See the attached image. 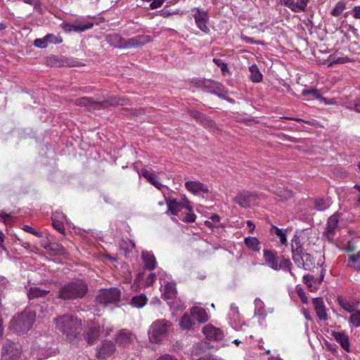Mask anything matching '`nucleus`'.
I'll use <instances>...</instances> for the list:
<instances>
[{
    "mask_svg": "<svg viewBox=\"0 0 360 360\" xmlns=\"http://www.w3.org/2000/svg\"><path fill=\"white\" fill-rule=\"evenodd\" d=\"M245 245L250 250L259 252L260 250V243L256 237H246L244 238Z\"/></svg>",
    "mask_w": 360,
    "mask_h": 360,
    "instance_id": "32",
    "label": "nucleus"
},
{
    "mask_svg": "<svg viewBox=\"0 0 360 360\" xmlns=\"http://www.w3.org/2000/svg\"><path fill=\"white\" fill-rule=\"evenodd\" d=\"M193 18L197 27L203 32L207 34L210 32L207 23L209 20V16L206 11L200 8H196L195 12L193 13Z\"/></svg>",
    "mask_w": 360,
    "mask_h": 360,
    "instance_id": "13",
    "label": "nucleus"
},
{
    "mask_svg": "<svg viewBox=\"0 0 360 360\" xmlns=\"http://www.w3.org/2000/svg\"><path fill=\"white\" fill-rule=\"evenodd\" d=\"M293 261L298 267L303 268L305 270H310L314 266V260L312 256L304 251Z\"/></svg>",
    "mask_w": 360,
    "mask_h": 360,
    "instance_id": "16",
    "label": "nucleus"
},
{
    "mask_svg": "<svg viewBox=\"0 0 360 360\" xmlns=\"http://www.w3.org/2000/svg\"><path fill=\"white\" fill-rule=\"evenodd\" d=\"M52 224H53V228L55 229H56L58 231H59L60 233H64L65 227L62 222L55 220V219H53Z\"/></svg>",
    "mask_w": 360,
    "mask_h": 360,
    "instance_id": "55",
    "label": "nucleus"
},
{
    "mask_svg": "<svg viewBox=\"0 0 360 360\" xmlns=\"http://www.w3.org/2000/svg\"><path fill=\"white\" fill-rule=\"evenodd\" d=\"M141 174L150 184H151L159 190L162 189L163 185L158 181V176L154 173H152L147 169H142Z\"/></svg>",
    "mask_w": 360,
    "mask_h": 360,
    "instance_id": "25",
    "label": "nucleus"
},
{
    "mask_svg": "<svg viewBox=\"0 0 360 360\" xmlns=\"http://www.w3.org/2000/svg\"><path fill=\"white\" fill-rule=\"evenodd\" d=\"M331 205L329 199L317 198L314 201V207L318 211H324Z\"/></svg>",
    "mask_w": 360,
    "mask_h": 360,
    "instance_id": "36",
    "label": "nucleus"
},
{
    "mask_svg": "<svg viewBox=\"0 0 360 360\" xmlns=\"http://www.w3.org/2000/svg\"><path fill=\"white\" fill-rule=\"evenodd\" d=\"M204 89L211 94H215L219 98L226 100L227 101L233 103V99L228 96V91L224 86L218 82L207 81L204 83Z\"/></svg>",
    "mask_w": 360,
    "mask_h": 360,
    "instance_id": "8",
    "label": "nucleus"
},
{
    "mask_svg": "<svg viewBox=\"0 0 360 360\" xmlns=\"http://www.w3.org/2000/svg\"><path fill=\"white\" fill-rule=\"evenodd\" d=\"M191 316L200 323H204L209 320V315L206 310L200 307H193L191 309Z\"/></svg>",
    "mask_w": 360,
    "mask_h": 360,
    "instance_id": "21",
    "label": "nucleus"
},
{
    "mask_svg": "<svg viewBox=\"0 0 360 360\" xmlns=\"http://www.w3.org/2000/svg\"><path fill=\"white\" fill-rule=\"evenodd\" d=\"M349 61H350V60L347 57H338L337 59H335L333 60H330L328 66H332L333 64L335 63H345Z\"/></svg>",
    "mask_w": 360,
    "mask_h": 360,
    "instance_id": "56",
    "label": "nucleus"
},
{
    "mask_svg": "<svg viewBox=\"0 0 360 360\" xmlns=\"http://www.w3.org/2000/svg\"><path fill=\"white\" fill-rule=\"evenodd\" d=\"M22 229L27 232V233H32L33 234L34 236H36L37 237H41L42 236V233L41 232L39 231H37L36 229H34V228H32V226H28V225H25L22 228Z\"/></svg>",
    "mask_w": 360,
    "mask_h": 360,
    "instance_id": "53",
    "label": "nucleus"
},
{
    "mask_svg": "<svg viewBox=\"0 0 360 360\" xmlns=\"http://www.w3.org/2000/svg\"><path fill=\"white\" fill-rule=\"evenodd\" d=\"M171 326V323L165 319L153 321L148 332L150 340L156 343L161 342L167 336Z\"/></svg>",
    "mask_w": 360,
    "mask_h": 360,
    "instance_id": "5",
    "label": "nucleus"
},
{
    "mask_svg": "<svg viewBox=\"0 0 360 360\" xmlns=\"http://www.w3.org/2000/svg\"><path fill=\"white\" fill-rule=\"evenodd\" d=\"M250 79L252 82L258 83L262 81L263 75L257 65L254 64L249 68Z\"/></svg>",
    "mask_w": 360,
    "mask_h": 360,
    "instance_id": "31",
    "label": "nucleus"
},
{
    "mask_svg": "<svg viewBox=\"0 0 360 360\" xmlns=\"http://www.w3.org/2000/svg\"><path fill=\"white\" fill-rule=\"evenodd\" d=\"M57 328L66 335L70 341H74L82 330V319L72 314H64L55 319Z\"/></svg>",
    "mask_w": 360,
    "mask_h": 360,
    "instance_id": "2",
    "label": "nucleus"
},
{
    "mask_svg": "<svg viewBox=\"0 0 360 360\" xmlns=\"http://www.w3.org/2000/svg\"><path fill=\"white\" fill-rule=\"evenodd\" d=\"M100 335V326L92 321H88L84 331V338L87 344L89 345L95 344L98 341Z\"/></svg>",
    "mask_w": 360,
    "mask_h": 360,
    "instance_id": "10",
    "label": "nucleus"
},
{
    "mask_svg": "<svg viewBox=\"0 0 360 360\" xmlns=\"http://www.w3.org/2000/svg\"><path fill=\"white\" fill-rule=\"evenodd\" d=\"M47 45L50 44H58L63 42V39L60 35H55L53 34H48L46 36Z\"/></svg>",
    "mask_w": 360,
    "mask_h": 360,
    "instance_id": "43",
    "label": "nucleus"
},
{
    "mask_svg": "<svg viewBox=\"0 0 360 360\" xmlns=\"http://www.w3.org/2000/svg\"><path fill=\"white\" fill-rule=\"evenodd\" d=\"M279 3L290 9L292 12L297 13L295 1L294 0H279Z\"/></svg>",
    "mask_w": 360,
    "mask_h": 360,
    "instance_id": "49",
    "label": "nucleus"
},
{
    "mask_svg": "<svg viewBox=\"0 0 360 360\" xmlns=\"http://www.w3.org/2000/svg\"><path fill=\"white\" fill-rule=\"evenodd\" d=\"M256 198V195L253 193L243 191L235 198L234 201L240 207L247 208L255 200Z\"/></svg>",
    "mask_w": 360,
    "mask_h": 360,
    "instance_id": "18",
    "label": "nucleus"
},
{
    "mask_svg": "<svg viewBox=\"0 0 360 360\" xmlns=\"http://www.w3.org/2000/svg\"><path fill=\"white\" fill-rule=\"evenodd\" d=\"M213 62L219 67L220 68L222 73L225 75L226 72H229V68L226 63H224L221 59L219 58H214Z\"/></svg>",
    "mask_w": 360,
    "mask_h": 360,
    "instance_id": "50",
    "label": "nucleus"
},
{
    "mask_svg": "<svg viewBox=\"0 0 360 360\" xmlns=\"http://www.w3.org/2000/svg\"><path fill=\"white\" fill-rule=\"evenodd\" d=\"M60 26L66 32H75V24L74 23L63 22Z\"/></svg>",
    "mask_w": 360,
    "mask_h": 360,
    "instance_id": "54",
    "label": "nucleus"
},
{
    "mask_svg": "<svg viewBox=\"0 0 360 360\" xmlns=\"http://www.w3.org/2000/svg\"><path fill=\"white\" fill-rule=\"evenodd\" d=\"M345 8V4L342 1H339L335 4V7L330 12V14L333 16L338 17L343 12Z\"/></svg>",
    "mask_w": 360,
    "mask_h": 360,
    "instance_id": "44",
    "label": "nucleus"
},
{
    "mask_svg": "<svg viewBox=\"0 0 360 360\" xmlns=\"http://www.w3.org/2000/svg\"><path fill=\"white\" fill-rule=\"evenodd\" d=\"M202 332L207 340L212 341H220L224 337L221 328H217L210 323L205 325L202 328Z\"/></svg>",
    "mask_w": 360,
    "mask_h": 360,
    "instance_id": "12",
    "label": "nucleus"
},
{
    "mask_svg": "<svg viewBox=\"0 0 360 360\" xmlns=\"http://www.w3.org/2000/svg\"><path fill=\"white\" fill-rule=\"evenodd\" d=\"M302 94L304 96H311L313 98L316 99H319L321 101L323 102L325 104H333V101H328L327 98L322 96L318 90L311 89H304L302 92Z\"/></svg>",
    "mask_w": 360,
    "mask_h": 360,
    "instance_id": "29",
    "label": "nucleus"
},
{
    "mask_svg": "<svg viewBox=\"0 0 360 360\" xmlns=\"http://www.w3.org/2000/svg\"><path fill=\"white\" fill-rule=\"evenodd\" d=\"M146 302L147 298L144 295L135 296L131 300L132 305L138 308L143 307L146 304Z\"/></svg>",
    "mask_w": 360,
    "mask_h": 360,
    "instance_id": "40",
    "label": "nucleus"
},
{
    "mask_svg": "<svg viewBox=\"0 0 360 360\" xmlns=\"http://www.w3.org/2000/svg\"><path fill=\"white\" fill-rule=\"evenodd\" d=\"M155 278V275L154 274H150L146 278V284L148 285H151L154 282Z\"/></svg>",
    "mask_w": 360,
    "mask_h": 360,
    "instance_id": "62",
    "label": "nucleus"
},
{
    "mask_svg": "<svg viewBox=\"0 0 360 360\" xmlns=\"http://www.w3.org/2000/svg\"><path fill=\"white\" fill-rule=\"evenodd\" d=\"M167 205L168 211L172 215H176L179 212L181 211V208L184 207V205L179 202L176 199H168L167 200Z\"/></svg>",
    "mask_w": 360,
    "mask_h": 360,
    "instance_id": "30",
    "label": "nucleus"
},
{
    "mask_svg": "<svg viewBox=\"0 0 360 360\" xmlns=\"http://www.w3.org/2000/svg\"><path fill=\"white\" fill-rule=\"evenodd\" d=\"M113 329L112 327L107 326L105 328H103L102 331H101V334H102L103 336H108L112 332Z\"/></svg>",
    "mask_w": 360,
    "mask_h": 360,
    "instance_id": "60",
    "label": "nucleus"
},
{
    "mask_svg": "<svg viewBox=\"0 0 360 360\" xmlns=\"http://www.w3.org/2000/svg\"><path fill=\"white\" fill-rule=\"evenodd\" d=\"M88 290L87 283L82 279H77L60 283L56 298L64 301L81 299L85 297Z\"/></svg>",
    "mask_w": 360,
    "mask_h": 360,
    "instance_id": "1",
    "label": "nucleus"
},
{
    "mask_svg": "<svg viewBox=\"0 0 360 360\" xmlns=\"http://www.w3.org/2000/svg\"><path fill=\"white\" fill-rule=\"evenodd\" d=\"M189 115L195 119L198 122H200L204 114L197 111V110H188Z\"/></svg>",
    "mask_w": 360,
    "mask_h": 360,
    "instance_id": "57",
    "label": "nucleus"
},
{
    "mask_svg": "<svg viewBox=\"0 0 360 360\" xmlns=\"http://www.w3.org/2000/svg\"><path fill=\"white\" fill-rule=\"evenodd\" d=\"M50 292L49 290H41L37 287H32L27 291V297L29 300H34L44 297Z\"/></svg>",
    "mask_w": 360,
    "mask_h": 360,
    "instance_id": "26",
    "label": "nucleus"
},
{
    "mask_svg": "<svg viewBox=\"0 0 360 360\" xmlns=\"http://www.w3.org/2000/svg\"><path fill=\"white\" fill-rule=\"evenodd\" d=\"M119 246L120 249L127 254L131 252L132 250L135 248V243L128 239H121L119 241Z\"/></svg>",
    "mask_w": 360,
    "mask_h": 360,
    "instance_id": "35",
    "label": "nucleus"
},
{
    "mask_svg": "<svg viewBox=\"0 0 360 360\" xmlns=\"http://www.w3.org/2000/svg\"><path fill=\"white\" fill-rule=\"evenodd\" d=\"M297 292L302 302L307 304L308 302V299L304 290L302 288H299L297 289Z\"/></svg>",
    "mask_w": 360,
    "mask_h": 360,
    "instance_id": "58",
    "label": "nucleus"
},
{
    "mask_svg": "<svg viewBox=\"0 0 360 360\" xmlns=\"http://www.w3.org/2000/svg\"><path fill=\"white\" fill-rule=\"evenodd\" d=\"M186 188L194 195H198L201 193H207L209 192L208 187L198 181H188L185 183Z\"/></svg>",
    "mask_w": 360,
    "mask_h": 360,
    "instance_id": "19",
    "label": "nucleus"
},
{
    "mask_svg": "<svg viewBox=\"0 0 360 360\" xmlns=\"http://www.w3.org/2000/svg\"><path fill=\"white\" fill-rule=\"evenodd\" d=\"M75 104L85 107L89 111H93L105 109L110 106L124 105L127 104V100L124 98L112 96L103 101H97L90 97H82L76 99Z\"/></svg>",
    "mask_w": 360,
    "mask_h": 360,
    "instance_id": "3",
    "label": "nucleus"
},
{
    "mask_svg": "<svg viewBox=\"0 0 360 360\" xmlns=\"http://www.w3.org/2000/svg\"><path fill=\"white\" fill-rule=\"evenodd\" d=\"M142 259L147 269L151 271L155 269L157 262L153 255L148 252H143Z\"/></svg>",
    "mask_w": 360,
    "mask_h": 360,
    "instance_id": "27",
    "label": "nucleus"
},
{
    "mask_svg": "<svg viewBox=\"0 0 360 360\" xmlns=\"http://www.w3.org/2000/svg\"><path fill=\"white\" fill-rule=\"evenodd\" d=\"M192 317L191 314H185L179 321L180 327L184 330L191 329L195 323Z\"/></svg>",
    "mask_w": 360,
    "mask_h": 360,
    "instance_id": "33",
    "label": "nucleus"
},
{
    "mask_svg": "<svg viewBox=\"0 0 360 360\" xmlns=\"http://www.w3.org/2000/svg\"><path fill=\"white\" fill-rule=\"evenodd\" d=\"M45 248L53 252L55 255H63L65 253L64 248L58 243H51Z\"/></svg>",
    "mask_w": 360,
    "mask_h": 360,
    "instance_id": "42",
    "label": "nucleus"
},
{
    "mask_svg": "<svg viewBox=\"0 0 360 360\" xmlns=\"http://www.w3.org/2000/svg\"><path fill=\"white\" fill-rule=\"evenodd\" d=\"M35 318L34 311L25 310L13 317L11 321V328L17 333L24 334L32 328Z\"/></svg>",
    "mask_w": 360,
    "mask_h": 360,
    "instance_id": "4",
    "label": "nucleus"
},
{
    "mask_svg": "<svg viewBox=\"0 0 360 360\" xmlns=\"http://www.w3.org/2000/svg\"><path fill=\"white\" fill-rule=\"evenodd\" d=\"M177 290L176 283L174 282H169L165 285L164 291L162 297L165 300H171L176 297Z\"/></svg>",
    "mask_w": 360,
    "mask_h": 360,
    "instance_id": "24",
    "label": "nucleus"
},
{
    "mask_svg": "<svg viewBox=\"0 0 360 360\" xmlns=\"http://www.w3.org/2000/svg\"><path fill=\"white\" fill-rule=\"evenodd\" d=\"M33 44L36 47H38V48H40V49H44V48L48 46L47 42H46V37H44L43 38L36 39L34 41V44Z\"/></svg>",
    "mask_w": 360,
    "mask_h": 360,
    "instance_id": "51",
    "label": "nucleus"
},
{
    "mask_svg": "<svg viewBox=\"0 0 360 360\" xmlns=\"http://www.w3.org/2000/svg\"><path fill=\"white\" fill-rule=\"evenodd\" d=\"M184 207L188 210V213L186 214L184 221L188 223L194 222L195 221L196 216L192 212V208L190 202L186 199L185 200Z\"/></svg>",
    "mask_w": 360,
    "mask_h": 360,
    "instance_id": "37",
    "label": "nucleus"
},
{
    "mask_svg": "<svg viewBox=\"0 0 360 360\" xmlns=\"http://www.w3.org/2000/svg\"><path fill=\"white\" fill-rule=\"evenodd\" d=\"M316 278L311 275H305L303 276V282L307 285L311 291L317 288Z\"/></svg>",
    "mask_w": 360,
    "mask_h": 360,
    "instance_id": "39",
    "label": "nucleus"
},
{
    "mask_svg": "<svg viewBox=\"0 0 360 360\" xmlns=\"http://www.w3.org/2000/svg\"><path fill=\"white\" fill-rule=\"evenodd\" d=\"M136 335L127 329L120 330L115 335V343L122 347H128L134 343Z\"/></svg>",
    "mask_w": 360,
    "mask_h": 360,
    "instance_id": "11",
    "label": "nucleus"
},
{
    "mask_svg": "<svg viewBox=\"0 0 360 360\" xmlns=\"http://www.w3.org/2000/svg\"><path fill=\"white\" fill-rule=\"evenodd\" d=\"M107 41L112 46L124 49V40L117 34H109L107 37Z\"/></svg>",
    "mask_w": 360,
    "mask_h": 360,
    "instance_id": "28",
    "label": "nucleus"
},
{
    "mask_svg": "<svg viewBox=\"0 0 360 360\" xmlns=\"http://www.w3.org/2000/svg\"><path fill=\"white\" fill-rule=\"evenodd\" d=\"M164 1L165 0H153L150 4V8L151 9L158 8L163 4Z\"/></svg>",
    "mask_w": 360,
    "mask_h": 360,
    "instance_id": "59",
    "label": "nucleus"
},
{
    "mask_svg": "<svg viewBox=\"0 0 360 360\" xmlns=\"http://www.w3.org/2000/svg\"><path fill=\"white\" fill-rule=\"evenodd\" d=\"M309 2V0H297L295 2L297 13L305 11Z\"/></svg>",
    "mask_w": 360,
    "mask_h": 360,
    "instance_id": "47",
    "label": "nucleus"
},
{
    "mask_svg": "<svg viewBox=\"0 0 360 360\" xmlns=\"http://www.w3.org/2000/svg\"><path fill=\"white\" fill-rule=\"evenodd\" d=\"M150 41V37L148 35H139L124 40V49H131L142 46Z\"/></svg>",
    "mask_w": 360,
    "mask_h": 360,
    "instance_id": "17",
    "label": "nucleus"
},
{
    "mask_svg": "<svg viewBox=\"0 0 360 360\" xmlns=\"http://www.w3.org/2000/svg\"><path fill=\"white\" fill-rule=\"evenodd\" d=\"M157 360H177V359L171 355L165 354V355L159 357Z\"/></svg>",
    "mask_w": 360,
    "mask_h": 360,
    "instance_id": "63",
    "label": "nucleus"
},
{
    "mask_svg": "<svg viewBox=\"0 0 360 360\" xmlns=\"http://www.w3.org/2000/svg\"><path fill=\"white\" fill-rule=\"evenodd\" d=\"M21 351L18 343L7 340L2 345L1 360H19Z\"/></svg>",
    "mask_w": 360,
    "mask_h": 360,
    "instance_id": "7",
    "label": "nucleus"
},
{
    "mask_svg": "<svg viewBox=\"0 0 360 360\" xmlns=\"http://www.w3.org/2000/svg\"><path fill=\"white\" fill-rule=\"evenodd\" d=\"M94 26V23L91 22H87L85 23L79 22L75 24V32H82L92 28Z\"/></svg>",
    "mask_w": 360,
    "mask_h": 360,
    "instance_id": "45",
    "label": "nucleus"
},
{
    "mask_svg": "<svg viewBox=\"0 0 360 360\" xmlns=\"http://www.w3.org/2000/svg\"><path fill=\"white\" fill-rule=\"evenodd\" d=\"M280 266V269H283L284 271H288L290 275L295 278V274L292 271V263L289 259H283V261L278 264Z\"/></svg>",
    "mask_w": 360,
    "mask_h": 360,
    "instance_id": "41",
    "label": "nucleus"
},
{
    "mask_svg": "<svg viewBox=\"0 0 360 360\" xmlns=\"http://www.w3.org/2000/svg\"><path fill=\"white\" fill-rule=\"evenodd\" d=\"M304 248L300 243V238L297 235H295L291 240V252L292 254V259H295L304 252Z\"/></svg>",
    "mask_w": 360,
    "mask_h": 360,
    "instance_id": "23",
    "label": "nucleus"
},
{
    "mask_svg": "<svg viewBox=\"0 0 360 360\" xmlns=\"http://www.w3.org/2000/svg\"><path fill=\"white\" fill-rule=\"evenodd\" d=\"M312 304L314 306L316 314L320 321H326L328 319L327 309L322 297H315L312 299Z\"/></svg>",
    "mask_w": 360,
    "mask_h": 360,
    "instance_id": "15",
    "label": "nucleus"
},
{
    "mask_svg": "<svg viewBox=\"0 0 360 360\" xmlns=\"http://www.w3.org/2000/svg\"><path fill=\"white\" fill-rule=\"evenodd\" d=\"M353 107L356 111L360 112V98L354 101Z\"/></svg>",
    "mask_w": 360,
    "mask_h": 360,
    "instance_id": "64",
    "label": "nucleus"
},
{
    "mask_svg": "<svg viewBox=\"0 0 360 360\" xmlns=\"http://www.w3.org/2000/svg\"><path fill=\"white\" fill-rule=\"evenodd\" d=\"M337 301L338 304L344 309L346 311L349 313H353L355 311L356 306L353 304H351L349 301L345 300L342 296H338L337 298Z\"/></svg>",
    "mask_w": 360,
    "mask_h": 360,
    "instance_id": "34",
    "label": "nucleus"
},
{
    "mask_svg": "<svg viewBox=\"0 0 360 360\" xmlns=\"http://www.w3.org/2000/svg\"><path fill=\"white\" fill-rule=\"evenodd\" d=\"M115 351V345L111 341H103L100 347L96 348V356L98 359H107Z\"/></svg>",
    "mask_w": 360,
    "mask_h": 360,
    "instance_id": "14",
    "label": "nucleus"
},
{
    "mask_svg": "<svg viewBox=\"0 0 360 360\" xmlns=\"http://www.w3.org/2000/svg\"><path fill=\"white\" fill-rule=\"evenodd\" d=\"M349 266L354 268L356 271H360V250L356 254L349 256Z\"/></svg>",
    "mask_w": 360,
    "mask_h": 360,
    "instance_id": "38",
    "label": "nucleus"
},
{
    "mask_svg": "<svg viewBox=\"0 0 360 360\" xmlns=\"http://www.w3.org/2000/svg\"><path fill=\"white\" fill-rule=\"evenodd\" d=\"M338 222L339 214L338 212L335 213L328 219L323 235L328 241H332L333 240L336 232L340 229Z\"/></svg>",
    "mask_w": 360,
    "mask_h": 360,
    "instance_id": "9",
    "label": "nucleus"
},
{
    "mask_svg": "<svg viewBox=\"0 0 360 360\" xmlns=\"http://www.w3.org/2000/svg\"><path fill=\"white\" fill-rule=\"evenodd\" d=\"M120 291L116 288L103 289L100 290L96 297L98 304L103 307H107L109 304H117L120 301Z\"/></svg>",
    "mask_w": 360,
    "mask_h": 360,
    "instance_id": "6",
    "label": "nucleus"
},
{
    "mask_svg": "<svg viewBox=\"0 0 360 360\" xmlns=\"http://www.w3.org/2000/svg\"><path fill=\"white\" fill-rule=\"evenodd\" d=\"M332 335L340 346L347 352H349V342L348 336L342 332L333 331Z\"/></svg>",
    "mask_w": 360,
    "mask_h": 360,
    "instance_id": "22",
    "label": "nucleus"
},
{
    "mask_svg": "<svg viewBox=\"0 0 360 360\" xmlns=\"http://www.w3.org/2000/svg\"><path fill=\"white\" fill-rule=\"evenodd\" d=\"M354 18L360 19V6H354L352 9Z\"/></svg>",
    "mask_w": 360,
    "mask_h": 360,
    "instance_id": "61",
    "label": "nucleus"
},
{
    "mask_svg": "<svg viewBox=\"0 0 360 360\" xmlns=\"http://www.w3.org/2000/svg\"><path fill=\"white\" fill-rule=\"evenodd\" d=\"M349 321L356 328L360 326V310H357L355 312L354 311L352 314Z\"/></svg>",
    "mask_w": 360,
    "mask_h": 360,
    "instance_id": "46",
    "label": "nucleus"
},
{
    "mask_svg": "<svg viewBox=\"0 0 360 360\" xmlns=\"http://www.w3.org/2000/svg\"><path fill=\"white\" fill-rule=\"evenodd\" d=\"M199 123L206 127L213 128L215 127L214 122L205 115H203Z\"/></svg>",
    "mask_w": 360,
    "mask_h": 360,
    "instance_id": "48",
    "label": "nucleus"
},
{
    "mask_svg": "<svg viewBox=\"0 0 360 360\" xmlns=\"http://www.w3.org/2000/svg\"><path fill=\"white\" fill-rule=\"evenodd\" d=\"M264 258L267 266L271 269L278 271L280 270L278 266V257L273 251L269 250H264Z\"/></svg>",
    "mask_w": 360,
    "mask_h": 360,
    "instance_id": "20",
    "label": "nucleus"
},
{
    "mask_svg": "<svg viewBox=\"0 0 360 360\" xmlns=\"http://www.w3.org/2000/svg\"><path fill=\"white\" fill-rule=\"evenodd\" d=\"M276 235L279 238L280 242L282 244H285L287 242L286 234L283 229L276 227Z\"/></svg>",
    "mask_w": 360,
    "mask_h": 360,
    "instance_id": "52",
    "label": "nucleus"
}]
</instances>
